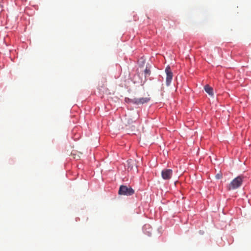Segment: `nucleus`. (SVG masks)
I'll use <instances>...</instances> for the list:
<instances>
[{"label":"nucleus","mask_w":251,"mask_h":251,"mask_svg":"<svg viewBox=\"0 0 251 251\" xmlns=\"http://www.w3.org/2000/svg\"><path fill=\"white\" fill-rule=\"evenodd\" d=\"M204 90L209 95L211 96H213V89L212 87L207 85L204 86Z\"/></svg>","instance_id":"423d86ee"},{"label":"nucleus","mask_w":251,"mask_h":251,"mask_svg":"<svg viewBox=\"0 0 251 251\" xmlns=\"http://www.w3.org/2000/svg\"><path fill=\"white\" fill-rule=\"evenodd\" d=\"M173 175V171L171 169H167L162 171L161 176L164 180L170 179Z\"/></svg>","instance_id":"20e7f679"},{"label":"nucleus","mask_w":251,"mask_h":251,"mask_svg":"<svg viewBox=\"0 0 251 251\" xmlns=\"http://www.w3.org/2000/svg\"><path fill=\"white\" fill-rule=\"evenodd\" d=\"M127 170H131L133 168V165L134 164V162L132 160H128L127 161Z\"/></svg>","instance_id":"0eeeda50"},{"label":"nucleus","mask_w":251,"mask_h":251,"mask_svg":"<svg viewBox=\"0 0 251 251\" xmlns=\"http://www.w3.org/2000/svg\"><path fill=\"white\" fill-rule=\"evenodd\" d=\"M216 177H217V178H220L221 177V176H219V175H217L216 176Z\"/></svg>","instance_id":"1a4fd4ad"},{"label":"nucleus","mask_w":251,"mask_h":251,"mask_svg":"<svg viewBox=\"0 0 251 251\" xmlns=\"http://www.w3.org/2000/svg\"><path fill=\"white\" fill-rule=\"evenodd\" d=\"M243 177L242 176H238L235 178L228 185V190H231L237 189L242 184Z\"/></svg>","instance_id":"f257e3e1"},{"label":"nucleus","mask_w":251,"mask_h":251,"mask_svg":"<svg viewBox=\"0 0 251 251\" xmlns=\"http://www.w3.org/2000/svg\"><path fill=\"white\" fill-rule=\"evenodd\" d=\"M150 100V98H133L130 100V101L137 105L143 104L147 103Z\"/></svg>","instance_id":"7ed1b4c3"},{"label":"nucleus","mask_w":251,"mask_h":251,"mask_svg":"<svg viewBox=\"0 0 251 251\" xmlns=\"http://www.w3.org/2000/svg\"><path fill=\"white\" fill-rule=\"evenodd\" d=\"M165 72L166 74V85L169 86L171 84L173 78V73L171 71V68L168 66L165 69Z\"/></svg>","instance_id":"39448f33"},{"label":"nucleus","mask_w":251,"mask_h":251,"mask_svg":"<svg viewBox=\"0 0 251 251\" xmlns=\"http://www.w3.org/2000/svg\"><path fill=\"white\" fill-rule=\"evenodd\" d=\"M118 193L121 195L131 196L134 193V190L130 187L122 185L120 187Z\"/></svg>","instance_id":"f03ea898"},{"label":"nucleus","mask_w":251,"mask_h":251,"mask_svg":"<svg viewBox=\"0 0 251 251\" xmlns=\"http://www.w3.org/2000/svg\"><path fill=\"white\" fill-rule=\"evenodd\" d=\"M144 72H145V76H146L147 75H150V74L151 73V71L150 70V69L146 68V69L145 70Z\"/></svg>","instance_id":"6e6552de"}]
</instances>
